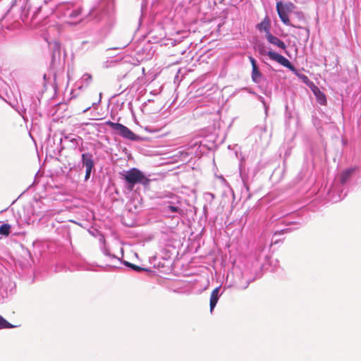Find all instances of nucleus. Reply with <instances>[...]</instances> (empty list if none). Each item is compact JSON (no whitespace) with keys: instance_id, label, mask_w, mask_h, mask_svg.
Segmentation results:
<instances>
[{"instance_id":"f257e3e1","label":"nucleus","mask_w":361,"mask_h":361,"mask_svg":"<svg viewBox=\"0 0 361 361\" xmlns=\"http://www.w3.org/2000/svg\"><path fill=\"white\" fill-rule=\"evenodd\" d=\"M82 8L78 4L66 2L56 8V12L69 23H75L82 19Z\"/></svg>"},{"instance_id":"f03ea898","label":"nucleus","mask_w":361,"mask_h":361,"mask_svg":"<svg viewBox=\"0 0 361 361\" xmlns=\"http://www.w3.org/2000/svg\"><path fill=\"white\" fill-rule=\"evenodd\" d=\"M126 181V188L132 191L136 184H142L147 186L149 185L150 180L146 177L142 171L137 168H132L123 174Z\"/></svg>"},{"instance_id":"7ed1b4c3","label":"nucleus","mask_w":361,"mask_h":361,"mask_svg":"<svg viewBox=\"0 0 361 361\" xmlns=\"http://www.w3.org/2000/svg\"><path fill=\"white\" fill-rule=\"evenodd\" d=\"M114 8V0H100L98 4L94 6L90 14L94 18L101 20L107 18L113 12Z\"/></svg>"},{"instance_id":"20e7f679","label":"nucleus","mask_w":361,"mask_h":361,"mask_svg":"<svg viewBox=\"0 0 361 361\" xmlns=\"http://www.w3.org/2000/svg\"><path fill=\"white\" fill-rule=\"evenodd\" d=\"M30 8V0H12L8 13L24 21L28 16Z\"/></svg>"},{"instance_id":"39448f33","label":"nucleus","mask_w":361,"mask_h":361,"mask_svg":"<svg viewBox=\"0 0 361 361\" xmlns=\"http://www.w3.org/2000/svg\"><path fill=\"white\" fill-rule=\"evenodd\" d=\"M105 124L109 126L112 130L116 132L121 137L135 141L137 140V135L130 130L128 127L119 123H114L111 121H107Z\"/></svg>"},{"instance_id":"423d86ee","label":"nucleus","mask_w":361,"mask_h":361,"mask_svg":"<svg viewBox=\"0 0 361 361\" xmlns=\"http://www.w3.org/2000/svg\"><path fill=\"white\" fill-rule=\"evenodd\" d=\"M295 8L293 3L283 4L281 1L276 3V11L281 20L286 25H290L289 14Z\"/></svg>"},{"instance_id":"0eeeda50","label":"nucleus","mask_w":361,"mask_h":361,"mask_svg":"<svg viewBox=\"0 0 361 361\" xmlns=\"http://www.w3.org/2000/svg\"><path fill=\"white\" fill-rule=\"evenodd\" d=\"M45 90V85L39 90L35 96L31 97L30 99H25V102L27 107H29L30 111L36 112L38 107L40 106V99L42 97L43 92Z\"/></svg>"},{"instance_id":"6e6552de","label":"nucleus","mask_w":361,"mask_h":361,"mask_svg":"<svg viewBox=\"0 0 361 361\" xmlns=\"http://www.w3.org/2000/svg\"><path fill=\"white\" fill-rule=\"evenodd\" d=\"M267 55L271 60L276 61L279 64L282 65L283 66H284L291 71H294V69H295L294 66L291 64V63L287 59H286L282 55L277 54L272 51H268Z\"/></svg>"},{"instance_id":"1a4fd4ad","label":"nucleus","mask_w":361,"mask_h":361,"mask_svg":"<svg viewBox=\"0 0 361 361\" xmlns=\"http://www.w3.org/2000/svg\"><path fill=\"white\" fill-rule=\"evenodd\" d=\"M63 141H67V142H70V144H71L70 147L71 148L75 149L79 145L80 143L81 144L82 142V139L80 136L70 133V134L64 135L61 138V142Z\"/></svg>"},{"instance_id":"9d476101","label":"nucleus","mask_w":361,"mask_h":361,"mask_svg":"<svg viewBox=\"0 0 361 361\" xmlns=\"http://www.w3.org/2000/svg\"><path fill=\"white\" fill-rule=\"evenodd\" d=\"M311 90L314 93V96L317 98V101L321 104V105H326L327 103L326 95L324 92H322L320 89L313 83L310 86Z\"/></svg>"},{"instance_id":"9b49d317","label":"nucleus","mask_w":361,"mask_h":361,"mask_svg":"<svg viewBox=\"0 0 361 361\" xmlns=\"http://www.w3.org/2000/svg\"><path fill=\"white\" fill-rule=\"evenodd\" d=\"M249 60L252 65V79L255 82H259L262 75L257 67L255 59L252 56H249Z\"/></svg>"},{"instance_id":"f8f14e48","label":"nucleus","mask_w":361,"mask_h":361,"mask_svg":"<svg viewBox=\"0 0 361 361\" xmlns=\"http://www.w3.org/2000/svg\"><path fill=\"white\" fill-rule=\"evenodd\" d=\"M256 27L259 32H264L266 35L271 34V20L269 16H266L262 21L257 25Z\"/></svg>"},{"instance_id":"ddd939ff","label":"nucleus","mask_w":361,"mask_h":361,"mask_svg":"<svg viewBox=\"0 0 361 361\" xmlns=\"http://www.w3.org/2000/svg\"><path fill=\"white\" fill-rule=\"evenodd\" d=\"M92 75L89 73H85L81 78L76 82L78 89L82 90L87 87L92 82Z\"/></svg>"},{"instance_id":"4468645a","label":"nucleus","mask_w":361,"mask_h":361,"mask_svg":"<svg viewBox=\"0 0 361 361\" xmlns=\"http://www.w3.org/2000/svg\"><path fill=\"white\" fill-rule=\"evenodd\" d=\"M265 36L267 41L270 44L275 45L283 50L286 49V45L285 44V43L282 40L279 39L277 37L274 36L271 33L269 35H265Z\"/></svg>"},{"instance_id":"2eb2a0df","label":"nucleus","mask_w":361,"mask_h":361,"mask_svg":"<svg viewBox=\"0 0 361 361\" xmlns=\"http://www.w3.org/2000/svg\"><path fill=\"white\" fill-rule=\"evenodd\" d=\"M82 166L87 168H93L94 163L92 159V154L90 153H84L82 154Z\"/></svg>"},{"instance_id":"dca6fc26","label":"nucleus","mask_w":361,"mask_h":361,"mask_svg":"<svg viewBox=\"0 0 361 361\" xmlns=\"http://www.w3.org/2000/svg\"><path fill=\"white\" fill-rule=\"evenodd\" d=\"M219 288H216L213 290L212 292L211 296H210V310L211 312L213 310L214 307L216 306L218 300H219Z\"/></svg>"},{"instance_id":"f3484780","label":"nucleus","mask_w":361,"mask_h":361,"mask_svg":"<svg viewBox=\"0 0 361 361\" xmlns=\"http://www.w3.org/2000/svg\"><path fill=\"white\" fill-rule=\"evenodd\" d=\"M191 290L190 292L194 294H201L203 291L201 281L195 280L191 281Z\"/></svg>"},{"instance_id":"a211bd4d","label":"nucleus","mask_w":361,"mask_h":361,"mask_svg":"<svg viewBox=\"0 0 361 361\" xmlns=\"http://www.w3.org/2000/svg\"><path fill=\"white\" fill-rule=\"evenodd\" d=\"M99 242L100 243L102 244L101 245V250L102 252H103V254L106 256H108L109 257H111V258H116L117 257L114 255H111L110 253V251H109V249L106 246V240L104 239V238L103 236H102L100 238H99ZM118 259H119L118 258Z\"/></svg>"},{"instance_id":"6ab92c4d","label":"nucleus","mask_w":361,"mask_h":361,"mask_svg":"<svg viewBox=\"0 0 361 361\" xmlns=\"http://www.w3.org/2000/svg\"><path fill=\"white\" fill-rule=\"evenodd\" d=\"M13 226L8 224H3L0 226V235L8 237L12 232Z\"/></svg>"},{"instance_id":"aec40b11","label":"nucleus","mask_w":361,"mask_h":361,"mask_svg":"<svg viewBox=\"0 0 361 361\" xmlns=\"http://www.w3.org/2000/svg\"><path fill=\"white\" fill-rule=\"evenodd\" d=\"M354 172L353 169H348L343 171L341 174V182L344 184L350 178Z\"/></svg>"},{"instance_id":"412c9836","label":"nucleus","mask_w":361,"mask_h":361,"mask_svg":"<svg viewBox=\"0 0 361 361\" xmlns=\"http://www.w3.org/2000/svg\"><path fill=\"white\" fill-rule=\"evenodd\" d=\"M14 326L10 324L2 316H0V329L13 328Z\"/></svg>"},{"instance_id":"4be33fe9","label":"nucleus","mask_w":361,"mask_h":361,"mask_svg":"<svg viewBox=\"0 0 361 361\" xmlns=\"http://www.w3.org/2000/svg\"><path fill=\"white\" fill-rule=\"evenodd\" d=\"M165 212L168 213H178L180 214L181 212V209L176 206L173 205H169L165 208Z\"/></svg>"},{"instance_id":"5701e85b","label":"nucleus","mask_w":361,"mask_h":361,"mask_svg":"<svg viewBox=\"0 0 361 361\" xmlns=\"http://www.w3.org/2000/svg\"><path fill=\"white\" fill-rule=\"evenodd\" d=\"M20 100H21V102H22L23 107L20 109H16V110L18 112V114L20 115H21L24 118V114L26 112L27 108L25 107V106H26V104H25V99L23 100L22 99V97H20Z\"/></svg>"},{"instance_id":"b1692460","label":"nucleus","mask_w":361,"mask_h":361,"mask_svg":"<svg viewBox=\"0 0 361 361\" xmlns=\"http://www.w3.org/2000/svg\"><path fill=\"white\" fill-rule=\"evenodd\" d=\"M202 115V110L201 107H197L196 109H195L194 113H193L194 116L199 117V116H201Z\"/></svg>"},{"instance_id":"393cba45","label":"nucleus","mask_w":361,"mask_h":361,"mask_svg":"<svg viewBox=\"0 0 361 361\" xmlns=\"http://www.w3.org/2000/svg\"><path fill=\"white\" fill-rule=\"evenodd\" d=\"M92 169L93 168L85 169V180H87L90 178Z\"/></svg>"},{"instance_id":"a878e982","label":"nucleus","mask_w":361,"mask_h":361,"mask_svg":"<svg viewBox=\"0 0 361 361\" xmlns=\"http://www.w3.org/2000/svg\"><path fill=\"white\" fill-rule=\"evenodd\" d=\"M132 269L135 270V271H143V270H145V269L139 267V266H137V265H135V264H132L131 267H130Z\"/></svg>"},{"instance_id":"bb28decb","label":"nucleus","mask_w":361,"mask_h":361,"mask_svg":"<svg viewBox=\"0 0 361 361\" xmlns=\"http://www.w3.org/2000/svg\"><path fill=\"white\" fill-rule=\"evenodd\" d=\"M42 8V5H39L37 8H36V11L34 13V16H35L37 15V13L41 11Z\"/></svg>"},{"instance_id":"cd10ccee","label":"nucleus","mask_w":361,"mask_h":361,"mask_svg":"<svg viewBox=\"0 0 361 361\" xmlns=\"http://www.w3.org/2000/svg\"><path fill=\"white\" fill-rule=\"evenodd\" d=\"M123 264H125L126 266L128 267H131L132 264L131 263L127 262V261H124L123 262Z\"/></svg>"},{"instance_id":"c85d7f7f","label":"nucleus","mask_w":361,"mask_h":361,"mask_svg":"<svg viewBox=\"0 0 361 361\" xmlns=\"http://www.w3.org/2000/svg\"><path fill=\"white\" fill-rule=\"evenodd\" d=\"M90 108H91V106H88L87 108H86L85 109H84V110L82 111V112H83V113L87 112L88 110H90Z\"/></svg>"},{"instance_id":"c756f323","label":"nucleus","mask_w":361,"mask_h":361,"mask_svg":"<svg viewBox=\"0 0 361 361\" xmlns=\"http://www.w3.org/2000/svg\"><path fill=\"white\" fill-rule=\"evenodd\" d=\"M102 96V93H99V97ZM100 100H101V97H99V102H100Z\"/></svg>"}]
</instances>
